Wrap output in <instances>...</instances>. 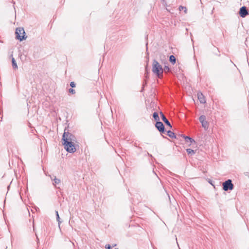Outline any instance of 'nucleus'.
<instances>
[{
	"mask_svg": "<svg viewBox=\"0 0 249 249\" xmlns=\"http://www.w3.org/2000/svg\"><path fill=\"white\" fill-rule=\"evenodd\" d=\"M186 151L188 154L193 155L195 154V151L191 149H187Z\"/></svg>",
	"mask_w": 249,
	"mask_h": 249,
	"instance_id": "14",
	"label": "nucleus"
},
{
	"mask_svg": "<svg viewBox=\"0 0 249 249\" xmlns=\"http://www.w3.org/2000/svg\"><path fill=\"white\" fill-rule=\"evenodd\" d=\"M53 180H54V183L56 184H58L60 181V179H57L56 178H54Z\"/></svg>",
	"mask_w": 249,
	"mask_h": 249,
	"instance_id": "18",
	"label": "nucleus"
},
{
	"mask_svg": "<svg viewBox=\"0 0 249 249\" xmlns=\"http://www.w3.org/2000/svg\"><path fill=\"white\" fill-rule=\"evenodd\" d=\"M70 86L72 87V88H74L75 87V84L74 83V82H71V83H70Z\"/></svg>",
	"mask_w": 249,
	"mask_h": 249,
	"instance_id": "20",
	"label": "nucleus"
},
{
	"mask_svg": "<svg viewBox=\"0 0 249 249\" xmlns=\"http://www.w3.org/2000/svg\"><path fill=\"white\" fill-rule=\"evenodd\" d=\"M69 91L70 93H71L72 94H75V90L74 89H69Z\"/></svg>",
	"mask_w": 249,
	"mask_h": 249,
	"instance_id": "17",
	"label": "nucleus"
},
{
	"mask_svg": "<svg viewBox=\"0 0 249 249\" xmlns=\"http://www.w3.org/2000/svg\"><path fill=\"white\" fill-rule=\"evenodd\" d=\"M182 137L185 139L186 142H188V141H189L191 143L193 142H195V141L193 139L189 137L185 136H182Z\"/></svg>",
	"mask_w": 249,
	"mask_h": 249,
	"instance_id": "10",
	"label": "nucleus"
},
{
	"mask_svg": "<svg viewBox=\"0 0 249 249\" xmlns=\"http://www.w3.org/2000/svg\"><path fill=\"white\" fill-rule=\"evenodd\" d=\"M160 116L162 118V121L166 124L170 128L172 127V126L170 123V122L168 121V120L166 118L164 114L162 113V112H160Z\"/></svg>",
	"mask_w": 249,
	"mask_h": 249,
	"instance_id": "9",
	"label": "nucleus"
},
{
	"mask_svg": "<svg viewBox=\"0 0 249 249\" xmlns=\"http://www.w3.org/2000/svg\"><path fill=\"white\" fill-rule=\"evenodd\" d=\"M156 127L160 132H164V126L163 124L160 122H157L156 124Z\"/></svg>",
	"mask_w": 249,
	"mask_h": 249,
	"instance_id": "7",
	"label": "nucleus"
},
{
	"mask_svg": "<svg viewBox=\"0 0 249 249\" xmlns=\"http://www.w3.org/2000/svg\"><path fill=\"white\" fill-rule=\"evenodd\" d=\"M56 215H57V218H59V217L58 212H56Z\"/></svg>",
	"mask_w": 249,
	"mask_h": 249,
	"instance_id": "22",
	"label": "nucleus"
},
{
	"mask_svg": "<svg viewBox=\"0 0 249 249\" xmlns=\"http://www.w3.org/2000/svg\"><path fill=\"white\" fill-rule=\"evenodd\" d=\"M239 14L242 18H245L248 14V11L245 6H243L240 8Z\"/></svg>",
	"mask_w": 249,
	"mask_h": 249,
	"instance_id": "6",
	"label": "nucleus"
},
{
	"mask_svg": "<svg viewBox=\"0 0 249 249\" xmlns=\"http://www.w3.org/2000/svg\"><path fill=\"white\" fill-rule=\"evenodd\" d=\"M197 98L201 103H202V104L206 103V101L205 97L202 93L199 92L197 93Z\"/></svg>",
	"mask_w": 249,
	"mask_h": 249,
	"instance_id": "8",
	"label": "nucleus"
},
{
	"mask_svg": "<svg viewBox=\"0 0 249 249\" xmlns=\"http://www.w3.org/2000/svg\"><path fill=\"white\" fill-rule=\"evenodd\" d=\"M167 135L170 138H176V136L175 135V133H173V132H172L171 131H170V130L168 131H167Z\"/></svg>",
	"mask_w": 249,
	"mask_h": 249,
	"instance_id": "11",
	"label": "nucleus"
},
{
	"mask_svg": "<svg viewBox=\"0 0 249 249\" xmlns=\"http://www.w3.org/2000/svg\"><path fill=\"white\" fill-rule=\"evenodd\" d=\"M153 117L156 121H158L160 120L158 114L157 112H154L153 113Z\"/></svg>",
	"mask_w": 249,
	"mask_h": 249,
	"instance_id": "15",
	"label": "nucleus"
},
{
	"mask_svg": "<svg viewBox=\"0 0 249 249\" xmlns=\"http://www.w3.org/2000/svg\"><path fill=\"white\" fill-rule=\"evenodd\" d=\"M223 187L224 191H228V190H231L233 188V184L232 183L231 179H228L223 182Z\"/></svg>",
	"mask_w": 249,
	"mask_h": 249,
	"instance_id": "4",
	"label": "nucleus"
},
{
	"mask_svg": "<svg viewBox=\"0 0 249 249\" xmlns=\"http://www.w3.org/2000/svg\"><path fill=\"white\" fill-rule=\"evenodd\" d=\"M152 70L159 78L162 77L163 70L161 66L156 60H154L153 62Z\"/></svg>",
	"mask_w": 249,
	"mask_h": 249,
	"instance_id": "2",
	"label": "nucleus"
},
{
	"mask_svg": "<svg viewBox=\"0 0 249 249\" xmlns=\"http://www.w3.org/2000/svg\"><path fill=\"white\" fill-rule=\"evenodd\" d=\"M199 121L202 124V125L204 128L207 129L208 128L209 124L207 121H206V117L204 115H201L199 117Z\"/></svg>",
	"mask_w": 249,
	"mask_h": 249,
	"instance_id": "5",
	"label": "nucleus"
},
{
	"mask_svg": "<svg viewBox=\"0 0 249 249\" xmlns=\"http://www.w3.org/2000/svg\"><path fill=\"white\" fill-rule=\"evenodd\" d=\"M179 11L184 10L185 13H186L187 11V9L186 7L182 6H180L179 7Z\"/></svg>",
	"mask_w": 249,
	"mask_h": 249,
	"instance_id": "16",
	"label": "nucleus"
},
{
	"mask_svg": "<svg viewBox=\"0 0 249 249\" xmlns=\"http://www.w3.org/2000/svg\"><path fill=\"white\" fill-rule=\"evenodd\" d=\"M164 70L165 72H168L169 71V68L168 67L165 66L164 68Z\"/></svg>",
	"mask_w": 249,
	"mask_h": 249,
	"instance_id": "19",
	"label": "nucleus"
},
{
	"mask_svg": "<svg viewBox=\"0 0 249 249\" xmlns=\"http://www.w3.org/2000/svg\"><path fill=\"white\" fill-rule=\"evenodd\" d=\"M106 248L107 249H111V247H110V246L109 245H107L106 246ZM114 249H119L118 248H115Z\"/></svg>",
	"mask_w": 249,
	"mask_h": 249,
	"instance_id": "21",
	"label": "nucleus"
},
{
	"mask_svg": "<svg viewBox=\"0 0 249 249\" xmlns=\"http://www.w3.org/2000/svg\"><path fill=\"white\" fill-rule=\"evenodd\" d=\"M16 37L17 39L21 41L23 39L26 38L25 37V33L24 32V30L23 28L19 27L16 29Z\"/></svg>",
	"mask_w": 249,
	"mask_h": 249,
	"instance_id": "3",
	"label": "nucleus"
},
{
	"mask_svg": "<svg viewBox=\"0 0 249 249\" xmlns=\"http://www.w3.org/2000/svg\"><path fill=\"white\" fill-rule=\"evenodd\" d=\"M12 66L14 69H17L18 68V66L16 63V62L14 59V58H12Z\"/></svg>",
	"mask_w": 249,
	"mask_h": 249,
	"instance_id": "12",
	"label": "nucleus"
},
{
	"mask_svg": "<svg viewBox=\"0 0 249 249\" xmlns=\"http://www.w3.org/2000/svg\"><path fill=\"white\" fill-rule=\"evenodd\" d=\"M62 141L65 149L70 153H74L78 147L75 137L69 132H64Z\"/></svg>",
	"mask_w": 249,
	"mask_h": 249,
	"instance_id": "1",
	"label": "nucleus"
},
{
	"mask_svg": "<svg viewBox=\"0 0 249 249\" xmlns=\"http://www.w3.org/2000/svg\"><path fill=\"white\" fill-rule=\"evenodd\" d=\"M169 60H170V61L172 63H173V64H174L176 63V58H175V57L174 55H171V56H170Z\"/></svg>",
	"mask_w": 249,
	"mask_h": 249,
	"instance_id": "13",
	"label": "nucleus"
}]
</instances>
